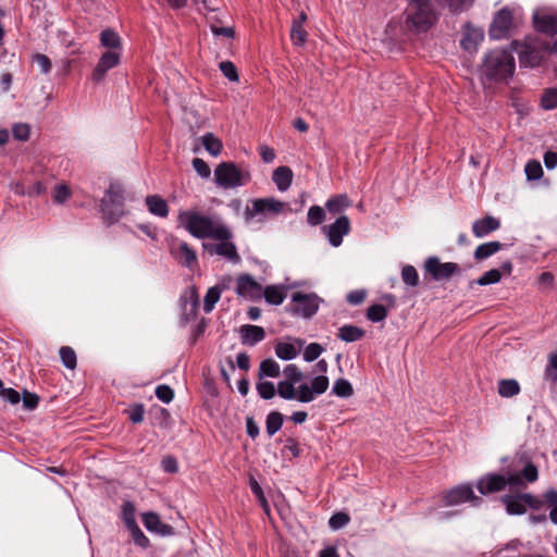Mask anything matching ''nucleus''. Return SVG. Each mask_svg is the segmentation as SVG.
<instances>
[{"mask_svg": "<svg viewBox=\"0 0 557 557\" xmlns=\"http://www.w3.org/2000/svg\"><path fill=\"white\" fill-rule=\"evenodd\" d=\"M127 530L131 532L132 539L137 546L143 549H146L150 546L149 539L144 534L138 524L133 525Z\"/></svg>", "mask_w": 557, "mask_h": 557, "instance_id": "37998d69", "label": "nucleus"}, {"mask_svg": "<svg viewBox=\"0 0 557 557\" xmlns=\"http://www.w3.org/2000/svg\"><path fill=\"white\" fill-rule=\"evenodd\" d=\"M308 33L304 25L293 22L290 27V40L295 46L301 47L307 41Z\"/></svg>", "mask_w": 557, "mask_h": 557, "instance_id": "f704fd0d", "label": "nucleus"}, {"mask_svg": "<svg viewBox=\"0 0 557 557\" xmlns=\"http://www.w3.org/2000/svg\"><path fill=\"white\" fill-rule=\"evenodd\" d=\"M407 1L406 28L416 35L426 33L436 21L432 0Z\"/></svg>", "mask_w": 557, "mask_h": 557, "instance_id": "7ed1b4c3", "label": "nucleus"}, {"mask_svg": "<svg viewBox=\"0 0 557 557\" xmlns=\"http://www.w3.org/2000/svg\"><path fill=\"white\" fill-rule=\"evenodd\" d=\"M286 381L298 383L302 380V373L296 364H287L283 371Z\"/></svg>", "mask_w": 557, "mask_h": 557, "instance_id": "6e6d98bb", "label": "nucleus"}, {"mask_svg": "<svg viewBox=\"0 0 557 557\" xmlns=\"http://www.w3.org/2000/svg\"><path fill=\"white\" fill-rule=\"evenodd\" d=\"M516 61L505 49L487 51L480 66L481 77L488 83H507L513 75Z\"/></svg>", "mask_w": 557, "mask_h": 557, "instance_id": "f03ea898", "label": "nucleus"}, {"mask_svg": "<svg viewBox=\"0 0 557 557\" xmlns=\"http://www.w3.org/2000/svg\"><path fill=\"white\" fill-rule=\"evenodd\" d=\"M272 180L281 191H285L292 184L293 172L288 166H278L274 170Z\"/></svg>", "mask_w": 557, "mask_h": 557, "instance_id": "a878e982", "label": "nucleus"}, {"mask_svg": "<svg viewBox=\"0 0 557 557\" xmlns=\"http://www.w3.org/2000/svg\"><path fill=\"white\" fill-rule=\"evenodd\" d=\"M135 506L131 502H125L122 506V520L125 523V527L128 529L133 525H136V518H135Z\"/></svg>", "mask_w": 557, "mask_h": 557, "instance_id": "79ce46f5", "label": "nucleus"}, {"mask_svg": "<svg viewBox=\"0 0 557 557\" xmlns=\"http://www.w3.org/2000/svg\"><path fill=\"white\" fill-rule=\"evenodd\" d=\"M503 245L499 242H488L481 244L474 250L473 257L475 260L481 261L490 258L502 249Z\"/></svg>", "mask_w": 557, "mask_h": 557, "instance_id": "c756f323", "label": "nucleus"}, {"mask_svg": "<svg viewBox=\"0 0 557 557\" xmlns=\"http://www.w3.org/2000/svg\"><path fill=\"white\" fill-rule=\"evenodd\" d=\"M310 387L312 388L314 394H317V395L323 394L327 389V387H329V379H327V376H325V375L315 376L311 381V386Z\"/></svg>", "mask_w": 557, "mask_h": 557, "instance_id": "680f3d73", "label": "nucleus"}, {"mask_svg": "<svg viewBox=\"0 0 557 557\" xmlns=\"http://www.w3.org/2000/svg\"><path fill=\"white\" fill-rule=\"evenodd\" d=\"M193 168L198 173V175L201 176L202 178L210 177L211 170H210L209 165L207 164V162H205L202 159L195 158L193 160Z\"/></svg>", "mask_w": 557, "mask_h": 557, "instance_id": "0e129e2a", "label": "nucleus"}, {"mask_svg": "<svg viewBox=\"0 0 557 557\" xmlns=\"http://www.w3.org/2000/svg\"><path fill=\"white\" fill-rule=\"evenodd\" d=\"M156 396L159 400L169 404L174 398V392L169 385L162 384L157 386Z\"/></svg>", "mask_w": 557, "mask_h": 557, "instance_id": "bf43d9fd", "label": "nucleus"}, {"mask_svg": "<svg viewBox=\"0 0 557 557\" xmlns=\"http://www.w3.org/2000/svg\"><path fill=\"white\" fill-rule=\"evenodd\" d=\"M263 296L268 304L278 306L286 297V288L280 285H269L264 288Z\"/></svg>", "mask_w": 557, "mask_h": 557, "instance_id": "bb28decb", "label": "nucleus"}, {"mask_svg": "<svg viewBox=\"0 0 557 557\" xmlns=\"http://www.w3.org/2000/svg\"><path fill=\"white\" fill-rule=\"evenodd\" d=\"M325 219V212L323 208L319 206H312L308 210L307 221L310 225H320Z\"/></svg>", "mask_w": 557, "mask_h": 557, "instance_id": "a18cd8bd", "label": "nucleus"}, {"mask_svg": "<svg viewBox=\"0 0 557 557\" xmlns=\"http://www.w3.org/2000/svg\"><path fill=\"white\" fill-rule=\"evenodd\" d=\"M13 139H28L30 126L27 123H16L12 127Z\"/></svg>", "mask_w": 557, "mask_h": 557, "instance_id": "052dcab7", "label": "nucleus"}, {"mask_svg": "<svg viewBox=\"0 0 557 557\" xmlns=\"http://www.w3.org/2000/svg\"><path fill=\"white\" fill-rule=\"evenodd\" d=\"M124 189L120 184L112 183L101 199L100 209L109 222H116L124 213Z\"/></svg>", "mask_w": 557, "mask_h": 557, "instance_id": "39448f33", "label": "nucleus"}, {"mask_svg": "<svg viewBox=\"0 0 557 557\" xmlns=\"http://www.w3.org/2000/svg\"><path fill=\"white\" fill-rule=\"evenodd\" d=\"M119 63H120V53L119 52H116V51L104 52L100 57L94 72H92V75H91L92 81L96 83L102 82L103 78L106 77L108 71L115 67L116 65H119Z\"/></svg>", "mask_w": 557, "mask_h": 557, "instance_id": "aec40b11", "label": "nucleus"}, {"mask_svg": "<svg viewBox=\"0 0 557 557\" xmlns=\"http://www.w3.org/2000/svg\"><path fill=\"white\" fill-rule=\"evenodd\" d=\"M100 42L103 47L112 49L111 51L122 48L121 37L112 28H106L100 33Z\"/></svg>", "mask_w": 557, "mask_h": 557, "instance_id": "c85d7f7f", "label": "nucleus"}, {"mask_svg": "<svg viewBox=\"0 0 557 557\" xmlns=\"http://www.w3.org/2000/svg\"><path fill=\"white\" fill-rule=\"evenodd\" d=\"M443 502L446 506H455L471 502L473 506H480L482 498L474 495L470 484H460L443 493Z\"/></svg>", "mask_w": 557, "mask_h": 557, "instance_id": "1a4fd4ad", "label": "nucleus"}, {"mask_svg": "<svg viewBox=\"0 0 557 557\" xmlns=\"http://www.w3.org/2000/svg\"><path fill=\"white\" fill-rule=\"evenodd\" d=\"M506 485V476L497 473H487L476 482V488L482 495L504 491Z\"/></svg>", "mask_w": 557, "mask_h": 557, "instance_id": "6ab92c4d", "label": "nucleus"}, {"mask_svg": "<svg viewBox=\"0 0 557 557\" xmlns=\"http://www.w3.org/2000/svg\"><path fill=\"white\" fill-rule=\"evenodd\" d=\"M532 22L536 32L549 37L557 35V12L548 13L545 10H535Z\"/></svg>", "mask_w": 557, "mask_h": 557, "instance_id": "ddd939ff", "label": "nucleus"}, {"mask_svg": "<svg viewBox=\"0 0 557 557\" xmlns=\"http://www.w3.org/2000/svg\"><path fill=\"white\" fill-rule=\"evenodd\" d=\"M128 419L133 423H140L144 420L145 407L143 404H133L127 410Z\"/></svg>", "mask_w": 557, "mask_h": 557, "instance_id": "5fc2aeb1", "label": "nucleus"}, {"mask_svg": "<svg viewBox=\"0 0 557 557\" xmlns=\"http://www.w3.org/2000/svg\"><path fill=\"white\" fill-rule=\"evenodd\" d=\"M547 49L544 48L542 41L528 42L521 46L518 51L519 62L521 66L539 67L546 70L552 69L547 58Z\"/></svg>", "mask_w": 557, "mask_h": 557, "instance_id": "423d86ee", "label": "nucleus"}, {"mask_svg": "<svg viewBox=\"0 0 557 557\" xmlns=\"http://www.w3.org/2000/svg\"><path fill=\"white\" fill-rule=\"evenodd\" d=\"M292 300L296 304L294 312L304 318H311L319 309V298L314 294L296 292L293 294Z\"/></svg>", "mask_w": 557, "mask_h": 557, "instance_id": "4468645a", "label": "nucleus"}, {"mask_svg": "<svg viewBox=\"0 0 557 557\" xmlns=\"http://www.w3.org/2000/svg\"><path fill=\"white\" fill-rule=\"evenodd\" d=\"M524 172H525L527 178L529 181L539 180L543 175L542 165H541V163L537 160H530L525 164Z\"/></svg>", "mask_w": 557, "mask_h": 557, "instance_id": "c03bdc74", "label": "nucleus"}, {"mask_svg": "<svg viewBox=\"0 0 557 557\" xmlns=\"http://www.w3.org/2000/svg\"><path fill=\"white\" fill-rule=\"evenodd\" d=\"M0 396L12 405H16L21 400V395L14 388H0Z\"/></svg>", "mask_w": 557, "mask_h": 557, "instance_id": "338daca9", "label": "nucleus"}, {"mask_svg": "<svg viewBox=\"0 0 557 557\" xmlns=\"http://www.w3.org/2000/svg\"><path fill=\"white\" fill-rule=\"evenodd\" d=\"M500 227L499 219L493 215H485L482 219L475 220L472 224V233L475 237L482 238L488 234L497 231Z\"/></svg>", "mask_w": 557, "mask_h": 557, "instance_id": "412c9836", "label": "nucleus"}, {"mask_svg": "<svg viewBox=\"0 0 557 557\" xmlns=\"http://www.w3.org/2000/svg\"><path fill=\"white\" fill-rule=\"evenodd\" d=\"M33 61L38 65L41 73L48 74L51 71L52 64L46 54L36 53L33 57Z\"/></svg>", "mask_w": 557, "mask_h": 557, "instance_id": "e2e57ef3", "label": "nucleus"}, {"mask_svg": "<svg viewBox=\"0 0 557 557\" xmlns=\"http://www.w3.org/2000/svg\"><path fill=\"white\" fill-rule=\"evenodd\" d=\"M170 253L183 267L193 269L198 264L196 251L184 240L173 239Z\"/></svg>", "mask_w": 557, "mask_h": 557, "instance_id": "9b49d317", "label": "nucleus"}, {"mask_svg": "<svg viewBox=\"0 0 557 557\" xmlns=\"http://www.w3.org/2000/svg\"><path fill=\"white\" fill-rule=\"evenodd\" d=\"M314 398V393L310 386L307 384H301L298 386L296 392V398L300 403H310Z\"/></svg>", "mask_w": 557, "mask_h": 557, "instance_id": "13d9d810", "label": "nucleus"}, {"mask_svg": "<svg viewBox=\"0 0 557 557\" xmlns=\"http://www.w3.org/2000/svg\"><path fill=\"white\" fill-rule=\"evenodd\" d=\"M256 389L262 399H272L275 396L276 389L272 382L263 381L256 385Z\"/></svg>", "mask_w": 557, "mask_h": 557, "instance_id": "49530a36", "label": "nucleus"}, {"mask_svg": "<svg viewBox=\"0 0 557 557\" xmlns=\"http://www.w3.org/2000/svg\"><path fill=\"white\" fill-rule=\"evenodd\" d=\"M520 475L525 482L533 483L539 478L537 467L532 462H528L520 472Z\"/></svg>", "mask_w": 557, "mask_h": 557, "instance_id": "603ef678", "label": "nucleus"}, {"mask_svg": "<svg viewBox=\"0 0 557 557\" xmlns=\"http://www.w3.org/2000/svg\"><path fill=\"white\" fill-rule=\"evenodd\" d=\"M219 244H203V248L210 255H218L233 263H238L240 261V256L237 252V248L234 243L230 242V239H218Z\"/></svg>", "mask_w": 557, "mask_h": 557, "instance_id": "a211bd4d", "label": "nucleus"}, {"mask_svg": "<svg viewBox=\"0 0 557 557\" xmlns=\"http://www.w3.org/2000/svg\"><path fill=\"white\" fill-rule=\"evenodd\" d=\"M545 380L553 384L557 383V351L549 357L545 369Z\"/></svg>", "mask_w": 557, "mask_h": 557, "instance_id": "3c124183", "label": "nucleus"}, {"mask_svg": "<svg viewBox=\"0 0 557 557\" xmlns=\"http://www.w3.org/2000/svg\"><path fill=\"white\" fill-rule=\"evenodd\" d=\"M280 375V366L278 363L271 359H264L260 362L258 379L262 380L263 377H277Z\"/></svg>", "mask_w": 557, "mask_h": 557, "instance_id": "7c9ffc66", "label": "nucleus"}, {"mask_svg": "<svg viewBox=\"0 0 557 557\" xmlns=\"http://www.w3.org/2000/svg\"><path fill=\"white\" fill-rule=\"evenodd\" d=\"M502 278V272L498 269H491L480 276L476 284L481 286L498 283Z\"/></svg>", "mask_w": 557, "mask_h": 557, "instance_id": "8fccbe9b", "label": "nucleus"}, {"mask_svg": "<svg viewBox=\"0 0 557 557\" xmlns=\"http://www.w3.org/2000/svg\"><path fill=\"white\" fill-rule=\"evenodd\" d=\"M60 358L65 368L74 370L77 364V358L74 349L70 346H62L60 348Z\"/></svg>", "mask_w": 557, "mask_h": 557, "instance_id": "e433bc0d", "label": "nucleus"}, {"mask_svg": "<svg viewBox=\"0 0 557 557\" xmlns=\"http://www.w3.org/2000/svg\"><path fill=\"white\" fill-rule=\"evenodd\" d=\"M348 207H350V200L346 194L336 195L325 203L326 210L332 214H339Z\"/></svg>", "mask_w": 557, "mask_h": 557, "instance_id": "cd10ccee", "label": "nucleus"}, {"mask_svg": "<svg viewBox=\"0 0 557 557\" xmlns=\"http://www.w3.org/2000/svg\"><path fill=\"white\" fill-rule=\"evenodd\" d=\"M221 288L219 286L210 287L205 296L203 310L209 313L214 308L215 304L220 300Z\"/></svg>", "mask_w": 557, "mask_h": 557, "instance_id": "c9c22d12", "label": "nucleus"}, {"mask_svg": "<svg viewBox=\"0 0 557 557\" xmlns=\"http://www.w3.org/2000/svg\"><path fill=\"white\" fill-rule=\"evenodd\" d=\"M262 286L249 274H242L237 277L236 294L240 297L257 300L261 298Z\"/></svg>", "mask_w": 557, "mask_h": 557, "instance_id": "dca6fc26", "label": "nucleus"}, {"mask_svg": "<svg viewBox=\"0 0 557 557\" xmlns=\"http://www.w3.org/2000/svg\"><path fill=\"white\" fill-rule=\"evenodd\" d=\"M332 392L343 398L350 397L354 394L352 386L346 379H337L333 384Z\"/></svg>", "mask_w": 557, "mask_h": 557, "instance_id": "4c0bfd02", "label": "nucleus"}, {"mask_svg": "<svg viewBox=\"0 0 557 557\" xmlns=\"http://www.w3.org/2000/svg\"><path fill=\"white\" fill-rule=\"evenodd\" d=\"M323 352V347L318 343L309 344L304 351V359L308 362L314 361Z\"/></svg>", "mask_w": 557, "mask_h": 557, "instance_id": "864d4df0", "label": "nucleus"}, {"mask_svg": "<svg viewBox=\"0 0 557 557\" xmlns=\"http://www.w3.org/2000/svg\"><path fill=\"white\" fill-rule=\"evenodd\" d=\"M513 15L512 11L505 7L498 10L493 17L488 27V36L491 39H508L512 35Z\"/></svg>", "mask_w": 557, "mask_h": 557, "instance_id": "0eeeda50", "label": "nucleus"}, {"mask_svg": "<svg viewBox=\"0 0 557 557\" xmlns=\"http://www.w3.org/2000/svg\"><path fill=\"white\" fill-rule=\"evenodd\" d=\"M143 523L148 531L160 535L173 534V528L170 524L163 523L156 512H145L143 515Z\"/></svg>", "mask_w": 557, "mask_h": 557, "instance_id": "4be33fe9", "label": "nucleus"}, {"mask_svg": "<svg viewBox=\"0 0 557 557\" xmlns=\"http://www.w3.org/2000/svg\"><path fill=\"white\" fill-rule=\"evenodd\" d=\"M425 271L434 281L448 280L453 275L460 274L461 270L458 263H442L437 257H430L424 262Z\"/></svg>", "mask_w": 557, "mask_h": 557, "instance_id": "9d476101", "label": "nucleus"}, {"mask_svg": "<svg viewBox=\"0 0 557 557\" xmlns=\"http://www.w3.org/2000/svg\"><path fill=\"white\" fill-rule=\"evenodd\" d=\"M366 335V331L352 324H345L338 329L337 337L346 343L360 341Z\"/></svg>", "mask_w": 557, "mask_h": 557, "instance_id": "393cba45", "label": "nucleus"}, {"mask_svg": "<svg viewBox=\"0 0 557 557\" xmlns=\"http://www.w3.org/2000/svg\"><path fill=\"white\" fill-rule=\"evenodd\" d=\"M387 309L383 305H372L367 310V318L371 322H381L386 319L387 317Z\"/></svg>", "mask_w": 557, "mask_h": 557, "instance_id": "a19ab883", "label": "nucleus"}, {"mask_svg": "<svg viewBox=\"0 0 557 557\" xmlns=\"http://www.w3.org/2000/svg\"><path fill=\"white\" fill-rule=\"evenodd\" d=\"M243 343L253 346L265 337V331L262 326L246 324L240 329Z\"/></svg>", "mask_w": 557, "mask_h": 557, "instance_id": "5701e85b", "label": "nucleus"}, {"mask_svg": "<svg viewBox=\"0 0 557 557\" xmlns=\"http://www.w3.org/2000/svg\"><path fill=\"white\" fill-rule=\"evenodd\" d=\"M275 354L280 359L292 360L297 356V349L293 344L278 343L275 346Z\"/></svg>", "mask_w": 557, "mask_h": 557, "instance_id": "58836bf2", "label": "nucleus"}, {"mask_svg": "<svg viewBox=\"0 0 557 557\" xmlns=\"http://www.w3.org/2000/svg\"><path fill=\"white\" fill-rule=\"evenodd\" d=\"M219 69L222 72V74L230 81V82H238L239 75L237 72V69L235 64L232 61H223L219 64Z\"/></svg>", "mask_w": 557, "mask_h": 557, "instance_id": "09e8293b", "label": "nucleus"}, {"mask_svg": "<svg viewBox=\"0 0 557 557\" xmlns=\"http://www.w3.org/2000/svg\"><path fill=\"white\" fill-rule=\"evenodd\" d=\"M284 416L278 411H271L267 416L265 430L269 436H273L283 425Z\"/></svg>", "mask_w": 557, "mask_h": 557, "instance_id": "473e14b6", "label": "nucleus"}, {"mask_svg": "<svg viewBox=\"0 0 557 557\" xmlns=\"http://www.w3.org/2000/svg\"><path fill=\"white\" fill-rule=\"evenodd\" d=\"M540 106L543 110H554L557 108V87H549L543 90Z\"/></svg>", "mask_w": 557, "mask_h": 557, "instance_id": "72a5a7b5", "label": "nucleus"}, {"mask_svg": "<svg viewBox=\"0 0 557 557\" xmlns=\"http://www.w3.org/2000/svg\"><path fill=\"white\" fill-rule=\"evenodd\" d=\"M520 385L513 379H504L498 382V394L502 397L510 398L520 393Z\"/></svg>", "mask_w": 557, "mask_h": 557, "instance_id": "2f4dec72", "label": "nucleus"}, {"mask_svg": "<svg viewBox=\"0 0 557 557\" xmlns=\"http://www.w3.org/2000/svg\"><path fill=\"white\" fill-rule=\"evenodd\" d=\"M349 522V517L345 512L334 513L330 519V525L333 529H339Z\"/></svg>", "mask_w": 557, "mask_h": 557, "instance_id": "774afa93", "label": "nucleus"}, {"mask_svg": "<svg viewBox=\"0 0 557 557\" xmlns=\"http://www.w3.org/2000/svg\"><path fill=\"white\" fill-rule=\"evenodd\" d=\"M177 220L195 238L231 239L233 236L227 226L196 210L181 211Z\"/></svg>", "mask_w": 557, "mask_h": 557, "instance_id": "f257e3e1", "label": "nucleus"}, {"mask_svg": "<svg viewBox=\"0 0 557 557\" xmlns=\"http://www.w3.org/2000/svg\"><path fill=\"white\" fill-rule=\"evenodd\" d=\"M71 189L67 185L60 184L54 188L53 200L57 203H64L71 197Z\"/></svg>", "mask_w": 557, "mask_h": 557, "instance_id": "4d7b16f0", "label": "nucleus"}, {"mask_svg": "<svg viewBox=\"0 0 557 557\" xmlns=\"http://www.w3.org/2000/svg\"><path fill=\"white\" fill-rule=\"evenodd\" d=\"M544 45V48L547 49V58L549 60V63L552 65V70L556 72L557 74V64L553 60L554 58H557V40L549 42V41H542Z\"/></svg>", "mask_w": 557, "mask_h": 557, "instance_id": "69168bd1", "label": "nucleus"}, {"mask_svg": "<svg viewBox=\"0 0 557 557\" xmlns=\"http://www.w3.org/2000/svg\"><path fill=\"white\" fill-rule=\"evenodd\" d=\"M145 202L151 214L160 218H166L169 215L168 202L159 195L147 196Z\"/></svg>", "mask_w": 557, "mask_h": 557, "instance_id": "b1692460", "label": "nucleus"}, {"mask_svg": "<svg viewBox=\"0 0 557 557\" xmlns=\"http://www.w3.org/2000/svg\"><path fill=\"white\" fill-rule=\"evenodd\" d=\"M506 511L509 515H523L527 512V506L539 510L543 507V500L530 493L518 494L516 496L505 495L502 497Z\"/></svg>", "mask_w": 557, "mask_h": 557, "instance_id": "6e6552de", "label": "nucleus"}, {"mask_svg": "<svg viewBox=\"0 0 557 557\" xmlns=\"http://www.w3.org/2000/svg\"><path fill=\"white\" fill-rule=\"evenodd\" d=\"M250 180L249 171L240 169L234 162H222L214 170V181L224 189L244 186Z\"/></svg>", "mask_w": 557, "mask_h": 557, "instance_id": "20e7f679", "label": "nucleus"}, {"mask_svg": "<svg viewBox=\"0 0 557 557\" xmlns=\"http://www.w3.org/2000/svg\"><path fill=\"white\" fill-rule=\"evenodd\" d=\"M285 203L274 198H260L251 202V207H246L245 215L250 220L259 214L274 213L277 214L283 211Z\"/></svg>", "mask_w": 557, "mask_h": 557, "instance_id": "f8f14e48", "label": "nucleus"}, {"mask_svg": "<svg viewBox=\"0 0 557 557\" xmlns=\"http://www.w3.org/2000/svg\"><path fill=\"white\" fill-rule=\"evenodd\" d=\"M295 384L289 381H281L277 384V394L284 399H295L296 398V389Z\"/></svg>", "mask_w": 557, "mask_h": 557, "instance_id": "de8ad7c7", "label": "nucleus"}, {"mask_svg": "<svg viewBox=\"0 0 557 557\" xmlns=\"http://www.w3.org/2000/svg\"><path fill=\"white\" fill-rule=\"evenodd\" d=\"M327 239L333 247H338L343 243V237L350 232V221L348 216L341 215L335 222L324 227Z\"/></svg>", "mask_w": 557, "mask_h": 557, "instance_id": "f3484780", "label": "nucleus"}, {"mask_svg": "<svg viewBox=\"0 0 557 557\" xmlns=\"http://www.w3.org/2000/svg\"><path fill=\"white\" fill-rule=\"evenodd\" d=\"M403 282L411 287L419 285V274L413 265L407 264L401 269Z\"/></svg>", "mask_w": 557, "mask_h": 557, "instance_id": "ea45409f", "label": "nucleus"}, {"mask_svg": "<svg viewBox=\"0 0 557 557\" xmlns=\"http://www.w3.org/2000/svg\"><path fill=\"white\" fill-rule=\"evenodd\" d=\"M483 39L484 30L481 27H475L470 22L465 24L462 37L460 40V46L465 51L469 53L476 52L478 47L483 41Z\"/></svg>", "mask_w": 557, "mask_h": 557, "instance_id": "2eb2a0df", "label": "nucleus"}]
</instances>
